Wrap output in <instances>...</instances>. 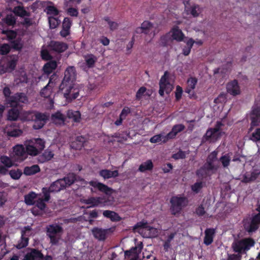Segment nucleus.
Instances as JSON below:
<instances>
[{"label":"nucleus","mask_w":260,"mask_h":260,"mask_svg":"<svg viewBox=\"0 0 260 260\" xmlns=\"http://www.w3.org/2000/svg\"><path fill=\"white\" fill-rule=\"evenodd\" d=\"M76 77V69L70 66L64 72V76L59 85V90L63 93L64 97L69 100H75L79 95V90L75 86L74 82Z\"/></svg>","instance_id":"f257e3e1"},{"label":"nucleus","mask_w":260,"mask_h":260,"mask_svg":"<svg viewBox=\"0 0 260 260\" xmlns=\"http://www.w3.org/2000/svg\"><path fill=\"white\" fill-rule=\"evenodd\" d=\"M5 96V104L6 105H16L17 102H21L22 103H27L28 98L23 92H17L11 95V91L9 87H5L3 91Z\"/></svg>","instance_id":"f03ea898"},{"label":"nucleus","mask_w":260,"mask_h":260,"mask_svg":"<svg viewBox=\"0 0 260 260\" xmlns=\"http://www.w3.org/2000/svg\"><path fill=\"white\" fill-rule=\"evenodd\" d=\"M63 231L62 227L57 223L47 226L46 235L50 239V243L51 245H58Z\"/></svg>","instance_id":"7ed1b4c3"},{"label":"nucleus","mask_w":260,"mask_h":260,"mask_svg":"<svg viewBox=\"0 0 260 260\" xmlns=\"http://www.w3.org/2000/svg\"><path fill=\"white\" fill-rule=\"evenodd\" d=\"M254 244V239L251 238H246L233 243L232 248L235 252L242 254L249 250Z\"/></svg>","instance_id":"20e7f679"},{"label":"nucleus","mask_w":260,"mask_h":260,"mask_svg":"<svg viewBox=\"0 0 260 260\" xmlns=\"http://www.w3.org/2000/svg\"><path fill=\"white\" fill-rule=\"evenodd\" d=\"M186 198L184 197L173 196L170 199L171 213L173 215L179 214L186 205Z\"/></svg>","instance_id":"39448f33"},{"label":"nucleus","mask_w":260,"mask_h":260,"mask_svg":"<svg viewBox=\"0 0 260 260\" xmlns=\"http://www.w3.org/2000/svg\"><path fill=\"white\" fill-rule=\"evenodd\" d=\"M12 149L13 152L11 155V157L14 161L21 162L27 158V152L23 145L17 144L13 147Z\"/></svg>","instance_id":"423d86ee"},{"label":"nucleus","mask_w":260,"mask_h":260,"mask_svg":"<svg viewBox=\"0 0 260 260\" xmlns=\"http://www.w3.org/2000/svg\"><path fill=\"white\" fill-rule=\"evenodd\" d=\"M259 224V213L255 215L249 219L244 220L243 221L244 228L249 234L255 232L258 229Z\"/></svg>","instance_id":"0eeeda50"},{"label":"nucleus","mask_w":260,"mask_h":260,"mask_svg":"<svg viewBox=\"0 0 260 260\" xmlns=\"http://www.w3.org/2000/svg\"><path fill=\"white\" fill-rule=\"evenodd\" d=\"M21 102L18 101L16 105H7L11 107L7 114V119L8 121H15L18 119L20 120L21 110L23 107V104Z\"/></svg>","instance_id":"6e6552de"},{"label":"nucleus","mask_w":260,"mask_h":260,"mask_svg":"<svg viewBox=\"0 0 260 260\" xmlns=\"http://www.w3.org/2000/svg\"><path fill=\"white\" fill-rule=\"evenodd\" d=\"M159 86L158 93L161 96L164 95L165 91L169 94L172 91L173 85L169 81V73L168 71L165 72L164 75L161 76L159 82Z\"/></svg>","instance_id":"1a4fd4ad"},{"label":"nucleus","mask_w":260,"mask_h":260,"mask_svg":"<svg viewBox=\"0 0 260 260\" xmlns=\"http://www.w3.org/2000/svg\"><path fill=\"white\" fill-rule=\"evenodd\" d=\"M49 115L46 113H41L35 111L34 116V124L32 127L34 129L42 128L49 120Z\"/></svg>","instance_id":"9d476101"},{"label":"nucleus","mask_w":260,"mask_h":260,"mask_svg":"<svg viewBox=\"0 0 260 260\" xmlns=\"http://www.w3.org/2000/svg\"><path fill=\"white\" fill-rule=\"evenodd\" d=\"M250 119L251 123L249 131H252L254 127L258 126L260 123V105L256 104L252 106Z\"/></svg>","instance_id":"9b49d317"},{"label":"nucleus","mask_w":260,"mask_h":260,"mask_svg":"<svg viewBox=\"0 0 260 260\" xmlns=\"http://www.w3.org/2000/svg\"><path fill=\"white\" fill-rule=\"evenodd\" d=\"M222 133L217 132L212 130L211 128H209L202 138V142H209L210 143L215 142L220 139L222 136Z\"/></svg>","instance_id":"f8f14e48"},{"label":"nucleus","mask_w":260,"mask_h":260,"mask_svg":"<svg viewBox=\"0 0 260 260\" xmlns=\"http://www.w3.org/2000/svg\"><path fill=\"white\" fill-rule=\"evenodd\" d=\"M260 175V168H253L250 172H247L244 175L242 182L247 183L254 181Z\"/></svg>","instance_id":"ddd939ff"},{"label":"nucleus","mask_w":260,"mask_h":260,"mask_svg":"<svg viewBox=\"0 0 260 260\" xmlns=\"http://www.w3.org/2000/svg\"><path fill=\"white\" fill-rule=\"evenodd\" d=\"M17 61L15 57L7 58L6 62L0 65L1 73H4L14 70L16 68Z\"/></svg>","instance_id":"4468645a"},{"label":"nucleus","mask_w":260,"mask_h":260,"mask_svg":"<svg viewBox=\"0 0 260 260\" xmlns=\"http://www.w3.org/2000/svg\"><path fill=\"white\" fill-rule=\"evenodd\" d=\"M49 47L52 51L57 53H62L68 49V45L67 43L62 42L51 41L49 44Z\"/></svg>","instance_id":"2eb2a0df"},{"label":"nucleus","mask_w":260,"mask_h":260,"mask_svg":"<svg viewBox=\"0 0 260 260\" xmlns=\"http://www.w3.org/2000/svg\"><path fill=\"white\" fill-rule=\"evenodd\" d=\"M89 184L94 188L98 189L100 191L105 193L107 195H111L113 191L112 188L108 187L107 185L99 182L96 181H90Z\"/></svg>","instance_id":"dca6fc26"},{"label":"nucleus","mask_w":260,"mask_h":260,"mask_svg":"<svg viewBox=\"0 0 260 260\" xmlns=\"http://www.w3.org/2000/svg\"><path fill=\"white\" fill-rule=\"evenodd\" d=\"M214 170L210 169L208 166L204 164L196 172V175L200 180L203 181L211 175L210 172Z\"/></svg>","instance_id":"f3484780"},{"label":"nucleus","mask_w":260,"mask_h":260,"mask_svg":"<svg viewBox=\"0 0 260 260\" xmlns=\"http://www.w3.org/2000/svg\"><path fill=\"white\" fill-rule=\"evenodd\" d=\"M109 229H103L97 227L93 228L92 233L94 237L99 241H104L107 238Z\"/></svg>","instance_id":"a211bd4d"},{"label":"nucleus","mask_w":260,"mask_h":260,"mask_svg":"<svg viewBox=\"0 0 260 260\" xmlns=\"http://www.w3.org/2000/svg\"><path fill=\"white\" fill-rule=\"evenodd\" d=\"M217 154L218 152L216 151L211 152L208 156L206 162L204 164L208 166L210 169L216 170L218 168L219 165H214V163L217 160Z\"/></svg>","instance_id":"6ab92c4d"},{"label":"nucleus","mask_w":260,"mask_h":260,"mask_svg":"<svg viewBox=\"0 0 260 260\" xmlns=\"http://www.w3.org/2000/svg\"><path fill=\"white\" fill-rule=\"evenodd\" d=\"M29 252L26 253L27 260H41L43 258V254L41 251L36 249L29 248Z\"/></svg>","instance_id":"aec40b11"},{"label":"nucleus","mask_w":260,"mask_h":260,"mask_svg":"<svg viewBox=\"0 0 260 260\" xmlns=\"http://www.w3.org/2000/svg\"><path fill=\"white\" fill-rule=\"evenodd\" d=\"M185 126L182 124H178L174 125L171 131L166 135V140H167L168 138L170 140L174 139L177 135L185 129Z\"/></svg>","instance_id":"412c9836"},{"label":"nucleus","mask_w":260,"mask_h":260,"mask_svg":"<svg viewBox=\"0 0 260 260\" xmlns=\"http://www.w3.org/2000/svg\"><path fill=\"white\" fill-rule=\"evenodd\" d=\"M227 91L233 95H237L240 93V89L237 80H234L229 82L226 85Z\"/></svg>","instance_id":"4be33fe9"},{"label":"nucleus","mask_w":260,"mask_h":260,"mask_svg":"<svg viewBox=\"0 0 260 260\" xmlns=\"http://www.w3.org/2000/svg\"><path fill=\"white\" fill-rule=\"evenodd\" d=\"M215 230L213 228H207L205 231L204 243L207 246L210 245L213 241Z\"/></svg>","instance_id":"5701e85b"},{"label":"nucleus","mask_w":260,"mask_h":260,"mask_svg":"<svg viewBox=\"0 0 260 260\" xmlns=\"http://www.w3.org/2000/svg\"><path fill=\"white\" fill-rule=\"evenodd\" d=\"M57 66V64L56 61L54 60H49L44 64L43 68L44 74L47 76L49 75L56 69Z\"/></svg>","instance_id":"b1692460"},{"label":"nucleus","mask_w":260,"mask_h":260,"mask_svg":"<svg viewBox=\"0 0 260 260\" xmlns=\"http://www.w3.org/2000/svg\"><path fill=\"white\" fill-rule=\"evenodd\" d=\"M54 154L51 150L47 149L42 154L38 156V161L40 163L48 161L54 157Z\"/></svg>","instance_id":"393cba45"},{"label":"nucleus","mask_w":260,"mask_h":260,"mask_svg":"<svg viewBox=\"0 0 260 260\" xmlns=\"http://www.w3.org/2000/svg\"><path fill=\"white\" fill-rule=\"evenodd\" d=\"M172 37L173 40L178 42H181L183 40L184 35L178 26H174L171 30Z\"/></svg>","instance_id":"a878e982"},{"label":"nucleus","mask_w":260,"mask_h":260,"mask_svg":"<svg viewBox=\"0 0 260 260\" xmlns=\"http://www.w3.org/2000/svg\"><path fill=\"white\" fill-rule=\"evenodd\" d=\"M52 121L56 124H63L66 120V116L60 111H58L51 116Z\"/></svg>","instance_id":"bb28decb"},{"label":"nucleus","mask_w":260,"mask_h":260,"mask_svg":"<svg viewBox=\"0 0 260 260\" xmlns=\"http://www.w3.org/2000/svg\"><path fill=\"white\" fill-rule=\"evenodd\" d=\"M86 142V138L82 136L76 137L75 140L72 142L71 147L75 150H80L84 147V143Z\"/></svg>","instance_id":"cd10ccee"},{"label":"nucleus","mask_w":260,"mask_h":260,"mask_svg":"<svg viewBox=\"0 0 260 260\" xmlns=\"http://www.w3.org/2000/svg\"><path fill=\"white\" fill-rule=\"evenodd\" d=\"M153 27L152 23L148 21H144L141 24V26L137 28L136 30V33L143 32L148 34L150 32V29Z\"/></svg>","instance_id":"c85d7f7f"},{"label":"nucleus","mask_w":260,"mask_h":260,"mask_svg":"<svg viewBox=\"0 0 260 260\" xmlns=\"http://www.w3.org/2000/svg\"><path fill=\"white\" fill-rule=\"evenodd\" d=\"M99 175L105 179L111 178H115L118 176L119 173L117 170L111 171L107 169L102 170L99 172Z\"/></svg>","instance_id":"c756f323"},{"label":"nucleus","mask_w":260,"mask_h":260,"mask_svg":"<svg viewBox=\"0 0 260 260\" xmlns=\"http://www.w3.org/2000/svg\"><path fill=\"white\" fill-rule=\"evenodd\" d=\"M63 183H64L63 181H61L60 179L53 182L49 187L50 191L52 192H58L61 190L65 189L66 187Z\"/></svg>","instance_id":"7c9ffc66"},{"label":"nucleus","mask_w":260,"mask_h":260,"mask_svg":"<svg viewBox=\"0 0 260 260\" xmlns=\"http://www.w3.org/2000/svg\"><path fill=\"white\" fill-rule=\"evenodd\" d=\"M104 217L109 218L113 222L120 221L121 218L118 214L114 211L105 210L103 212Z\"/></svg>","instance_id":"2f4dec72"},{"label":"nucleus","mask_w":260,"mask_h":260,"mask_svg":"<svg viewBox=\"0 0 260 260\" xmlns=\"http://www.w3.org/2000/svg\"><path fill=\"white\" fill-rule=\"evenodd\" d=\"M27 142L28 144H24L25 145V150L27 152V157H28V155L31 156L38 155L40 153L38 149H37V147H35L29 140H28Z\"/></svg>","instance_id":"473e14b6"},{"label":"nucleus","mask_w":260,"mask_h":260,"mask_svg":"<svg viewBox=\"0 0 260 260\" xmlns=\"http://www.w3.org/2000/svg\"><path fill=\"white\" fill-rule=\"evenodd\" d=\"M131 113V109L128 107H124L122 110L119 117L115 121V124L117 126L120 125L123 120H124L127 116Z\"/></svg>","instance_id":"72a5a7b5"},{"label":"nucleus","mask_w":260,"mask_h":260,"mask_svg":"<svg viewBox=\"0 0 260 260\" xmlns=\"http://www.w3.org/2000/svg\"><path fill=\"white\" fill-rule=\"evenodd\" d=\"M35 111H24L21 113L20 120L22 121H33Z\"/></svg>","instance_id":"f704fd0d"},{"label":"nucleus","mask_w":260,"mask_h":260,"mask_svg":"<svg viewBox=\"0 0 260 260\" xmlns=\"http://www.w3.org/2000/svg\"><path fill=\"white\" fill-rule=\"evenodd\" d=\"M63 181L64 187L66 188L73 184L76 180V175L74 173H69L67 176L63 179H60Z\"/></svg>","instance_id":"c9c22d12"},{"label":"nucleus","mask_w":260,"mask_h":260,"mask_svg":"<svg viewBox=\"0 0 260 260\" xmlns=\"http://www.w3.org/2000/svg\"><path fill=\"white\" fill-rule=\"evenodd\" d=\"M40 171V167L37 165H34L31 167H26L24 169L23 173L27 176L34 175Z\"/></svg>","instance_id":"e433bc0d"},{"label":"nucleus","mask_w":260,"mask_h":260,"mask_svg":"<svg viewBox=\"0 0 260 260\" xmlns=\"http://www.w3.org/2000/svg\"><path fill=\"white\" fill-rule=\"evenodd\" d=\"M153 168V162L151 159H149L140 165L138 171L140 172H145L146 171H151Z\"/></svg>","instance_id":"4c0bfd02"},{"label":"nucleus","mask_w":260,"mask_h":260,"mask_svg":"<svg viewBox=\"0 0 260 260\" xmlns=\"http://www.w3.org/2000/svg\"><path fill=\"white\" fill-rule=\"evenodd\" d=\"M67 116L69 119H72L75 122H79L81 119V113L79 111L68 110Z\"/></svg>","instance_id":"58836bf2"},{"label":"nucleus","mask_w":260,"mask_h":260,"mask_svg":"<svg viewBox=\"0 0 260 260\" xmlns=\"http://www.w3.org/2000/svg\"><path fill=\"white\" fill-rule=\"evenodd\" d=\"M37 194L34 191H30L28 194L24 196V202L27 205H34L35 202V199H36Z\"/></svg>","instance_id":"ea45409f"},{"label":"nucleus","mask_w":260,"mask_h":260,"mask_svg":"<svg viewBox=\"0 0 260 260\" xmlns=\"http://www.w3.org/2000/svg\"><path fill=\"white\" fill-rule=\"evenodd\" d=\"M84 203L88 205H91L89 208L98 206L102 203L101 199L99 197H90L85 200Z\"/></svg>","instance_id":"a19ab883"},{"label":"nucleus","mask_w":260,"mask_h":260,"mask_svg":"<svg viewBox=\"0 0 260 260\" xmlns=\"http://www.w3.org/2000/svg\"><path fill=\"white\" fill-rule=\"evenodd\" d=\"M11 48L16 50H20L23 47V43L21 37H18L10 42Z\"/></svg>","instance_id":"79ce46f5"},{"label":"nucleus","mask_w":260,"mask_h":260,"mask_svg":"<svg viewBox=\"0 0 260 260\" xmlns=\"http://www.w3.org/2000/svg\"><path fill=\"white\" fill-rule=\"evenodd\" d=\"M29 141L37 147V149H38L40 152L42 151L45 147V142L41 138L33 139L29 140Z\"/></svg>","instance_id":"37998d69"},{"label":"nucleus","mask_w":260,"mask_h":260,"mask_svg":"<svg viewBox=\"0 0 260 260\" xmlns=\"http://www.w3.org/2000/svg\"><path fill=\"white\" fill-rule=\"evenodd\" d=\"M166 135L164 136L162 134H159L158 135H154L152 137H151L150 139V142L151 143H159L161 142L162 143H166L170 139L168 138L167 140H166Z\"/></svg>","instance_id":"c03bdc74"},{"label":"nucleus","mask_w":260,"mask_h":260,"mask_svg":"<svg viewBox=\"0 0 260 260\" xmlns=\"http://www.w3.org/2000/svg\"><path fill=\"white\" fill-rule=\"evenodd\" d=\"M13 12L16 15L20 17L30 16V13L27 12L23 7L20 6L15 7Z\"/></svg>","instance_id":"a18cd8bd"},{"label":"nucleus","mask_w":260,"mask_h":260,"mask_svg":"<svg viewBox=\"0 0 260 260\" xmlns=\"http://www.w3.org/2000/svg\"><path fill=\"white\" fill-rule=\"evenodd\" d=\"M85 60L89 68L93 67L97 60V57L92 54H88L85 56Z\"/></svg>","instance_id":"49530a36"},{"label":"nucleus","mask_w":260,"mask_h":260,"mask_svg":"<svg viewBox=\"0 0 260 260\" xmlns=\"http://www.w3.org/2000/svg\"><path fill=\"white\" fill-rule=\"evenodd\" d=\"M1 162L6 167L11 168L14 165V161L12 157H9L6 155L1 156L0 157Z\"/></svg>","instance_id":"de8ad7c7"},{"label":"nucleus","mask_w":260,"mask_h":260,"mask_svg":"<svg viewBox=\"0 0 260 260\" xmlns=\"http://www.w3.org/2000/svg\"><path fill=\"white\" fill-rule=\"evenodd\" d=\"M52 85H50L49 84H47L41 91L40 94L41 96L48 98H49L52 92Z\"/></svg>","instance_id":"09e8293b"},{"label":"nucleus","mask_w":260,"mask_h":260,"mask_svg":"<svg viewBox=\"0 0 260 260\" xmlns=\"http://www.w3.org/2000/svg\"><path fill=\"white\" fill-rule=\"evenodd\" d=\"M2 34L6 36L9 42L17 37V33L13 30H3Z\"/></svg>","instance_id":"8fccbe9b"},{"label":"nucleus","mask_w":260,"mask_h":260,"mask_svg":"<svg viewBox=\"0 0 260 260\" xmlns=\"http://www.w3.org/2000/svg\"><path fill=\"white\" fill-rule=\"evenodd\" d=\"M29 238L22 237L20 240L18 241V243L16 245L15 247L18 249H20L26 247L28 244Z\"/></svg>","instance_id":"3c124183"},{"label":"nucleus","mask_w":260,"mask_h":260,"mask_svg":"<svg viewBox=\"0 0 260 260\" xmlns=\"http://www.w3.org/2000/svg\"><path fill=\"white\" fill-rule=\"evenodd\" d=\"M9 174L10 175L11 178H12L13 179L18 180L22 176V172L19 169H12L10 171H9Z\"/></svg>","instance_id":"603ef678"},{"label":"nucleus","mask_w":260,"mask_h":260,"mask_svg":"<svg viewBox=\"0 0 260 260\" xmlns=\"http://www.w3.org/2000/svg\"><path fill=\"white\" fill-rule=\"evenodd\" d=\"M138 248H139L140 251H141L143 248V245L142 243H141V244L139 245L138 247H133L129 250H126L124 252L125 257H129L133 254H136Z\"/></svg>","instance_id":"864d4df0"},{"label":"nucleus","mask_w":260,"mask_h":260,"mask_svg":"<svg viewBox=\"0 0 260 260\" xmlns=\"http://www.w3.org/2000/svg\"><path fill=\"white\" fill-rule=\"evenodd\" d=\"M3 20L8 26H13L16 23L15 17L12 14L7 15Z\"/></svg>","instance_id":"5fc2aeb1"},{"label":"nucleus","mask_w":260,"mask_h":260,"mask_svg":"<svg viewBox=\"0 0 260 260\" xmlns=\"http://www.w3.org/2000/svg\"><path fill=\"white\" fill-rule=\"evenodd\" d=\"M7 135L11 137H18L22 135L23 132L19 128H13L12 129H8L7 131Z\"/></svg>","instance_id":"6e6d98bb"},{"label":"nucleus","mask_w":260,"mask_h":260,"mask_svg":"<svg viewBox=\"0 0 260 260\" xmlns=\"http://www.w3.org/2000/svg\"><path fill=\"white\" fill-rule=\"evenodd\" d=\"M204 182L202 180H200V181H197L195 183L191 186V190L198 193L200 192V191L204 187Z\"/></svg>","instance_id":"4d7b16f0"},{"label":"nucleus","mask_w":260,"mask_h":260,"mask_svg":"<svg viewBox=\"0 0 260 260\" xmlns=\"http://www.w3.org/2000/svg\"><path fill=\"white\" fill-rule=\"evenodd\" d=\"M138 229H145L148 231H151V230L154 229L153 228L148 225L147 222H144L142 221L138 222L134 226V230H136Z\"/></svg>","instance_id":"13d9d810"},{"label":"nucleus","mask_w":260,"mask_h":260,"mask_svg":"<svg viewBox=\"0 0 260 260\" xmlns=\"http://www.w3.org/2000/svg\"><path fill=\"white\" fill-rule=\"evenodd\" d=\"M45 202H46L44 201L42 198H40L35 202V205L41 211H43L47 207Z\"/></svg>","instance_id":"bf43d9fd"},{"label":"nucleus","mask_w":260,"mask_h":260,"mask_svg":"<svg viewBox=\"0 0 260 260\" xmlns=\"http://www.w3.org/2000/svg\"><path fill=\"white\" fill-rule=\"evenodd\" d=\"M104 20L107 22L109 24L110 29L112 31H113L116 29L118 26V24L115 22L110 20V17H105L104 18Z\"/></svg>","instance_id":"052dcab7"},{"label":"nucleus","mask_w":260,"mask_h":260,"mask_svg":"<svg viewBox=\"0 0 260 260\" xmlns=\"http://www.w3.org/2000/svg\"><path fill=\"white\" fill-rule=\"evenodd\" d=\"M223 167H227L230 165L231 159L229 154L222 155L219 159Z\"/></svg>","instance_id":"680f3d73"},{"label":"nucleus","mask_w":260,"mask_h":260,"mask_svg":"<svg viewBox=\"0 0 260 260\" xmlns=\"http://www.w3.org/2000/svg\"><path fill=\"white\" fill-rule=\"evenodd\" d=\"M47 13L48 15L57 16L59 14V11L56 8L53 6H48L46 8Z\"/></svg>","instance_id":"e2e57ef3"},{"label":"nucleus","mask_w":260,"mask_h":260,"mask_svg":"<svg viewBox=\"0 0 260 260\" xmlns=\"http://www.w3.org/2000/svg\"><path fill=\"white\" fill-rule=\"evenodd\" d=\"M198 80L195 77H190L188 79L187 81V87L189 89H194L196 87Z\"/></svg>","instance_id":"0e129e2a"},{"label":"nucleus","mask_w":260,"mask_h":260,"mask_svg":"<svg viewBox=\"0 0 260 260\" xmlns=\"http://www.w3.org/2000/svg\"><path fill=\"white\" fill-rule=\"evenodd\" d=\"M170 41L171 38L169 34H166L160 37V44L162 46H167Z\"/></svg>","instance_id":"69168bd1"},{"label":"nucleus","mask_w":260,"mask_h":260,"mask_svg":"<svg viewBox=\"0 0 260 260\" xmlns=\"http://www.w3.org/2000/svg\"><path fill=\"white\" fill-rule=\"evenodd\" d=\"M250 139L253 142L260 141V128H257L251 135Z\"/></svg>","instance_id":"338daca9"},{"label":"nucleus","mask_w":260,"mask_h":260,"mask_svg":"<svg viewBox=\"0 0 260 260\" xmlns=\"http://www.w3.org/2000/svg\"><path fill=\"white\" fill-rule=\"evenodd\" d=\"M10 45L8 44H4L0 46V54L6 55L10 52Z\"/></svg>","instance_id":"774afa93"}]
</instances>
